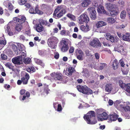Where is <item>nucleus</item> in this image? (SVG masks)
Listing matches in <instances>:
<instances>
[{
    "mask_svg": "<svg viewBox=\"0 0 130 130\" xmlns=\"http://www.w3.org/2000/svg\"><path fill=\"white\" fill-rule=\"evenodd\" d=\"M83 117L84 119L88 124H95L97 122L95 118V112L93 111H89L86 115H84Z\"/></svg>",
    "mask_w": 130,
    "mask_h": 130,
    "instance_id": "1",
    "label": "nucleus"
},
{
    "mask_svg": "<svg viewBox=\"0 0 130 130\" xmlns=\"http://www.w3.org/2000/svg\"><path fill=\"white\" fill-rule=\"evenodd\" d=\"M77 89L79 92L83 93L88 95L92 94V91L85 85H78L77 86Z\"/></svg>",
    "mask_w": 130,
    "mask_h": 130,
    "instance_id": "2",
    "label": "nucleus"
},
{
    "mask_svg": "<svg viewBox=\"0 0 130 130\" xmlns=\"http://www.w3.org/2000/svg\"><path fill=\"white\" fill-rule=\"evenodd\" d=\"M48 44L49 46L51 48L55 49L57 44L58 42L57 38L54 36H52L48 39Z\"/></svg>",
    "mask_w": 130,
    "mask_h": 130,
    "instance_id": "3",
    "label": "nucleus"
},
{
    "mask_svg": "<svg viewBox=\"0 0 130 130\" xmlns=\"http://www.w3.org/2000/svg\"><path fill=\"white\" fill-rule=\"evenodd\" d=\"M79 23L80 24H83L84 22L87 23L89 21V19L87 14H82L78 18Z\"/></svg>",
    "mask_w": 130,
    "mask_h": 130,
    "instance_id": "4",
    "label": "nucleus"
},
{
    "mask_svg": "<svg viewBox=\"0 0 130 130\" xmlns=\"http://www.w3.org/2000/svg\"><path fill=\"white\" fill-rule=\"evenodd\" d=\"M87 10L92 19L95 20L96 19V13L94 8L90 7Z\"/></svg>",
    "mask_w": 130,
    "mask_h": 130,
    "instance_id": "5",
    "label": "nucleus"
},
{
    "mask_svg": "<svg viewBox=\"0 0 130 130\" xmlns=\"http://www.w3.org/2000/svg\"><path fill=\"white\" fill-rule=\"evenodd\" d=\"M106 38L108 40L110 41L112 43H116L118 40L119 38L117 36H113L111 35L109 33L106 34Z\"/></svg>",
    "mask_w": 130,
    "mask_h": 130,
    "instance_id": "6",
    "label": "nucleus"
},
{
    "mask_svg": "<svg viewBox=\"0 0 130 130\" xmlns=\"http://www.w3.org/2000/svg\"><path fill=\"white\" fill-rule=\"evenodd\" d=\"M26 20V18L24 16H21L19 18L15 17L13 19L14 23H16L18 25H21L25 22Z\"/></svg>",
    "mask_w": 130,
    "mask_h": 130,
    "instance_id": "7",
    "label": "nucleus"
},
{
    "mask_svg": "<svg viewBox=\"0 0 130 130\" xmlns=\"http://www.w3.org/2000/svg\"><path fill=\"white\" fill-rule=\"evenodd\" d=\"M118 83L121 88L127 92L130 93V84L126 85L124 83L123 81L121 80L119 81Z\"/></svg>",
    "mask_w": 130,
    "mask_h": 130,
    "instance_id": "8",
    "label": "nucleus"
},
{
    "mask_svg": "<svg viewBox=\"0 0 130 130\" xmlns=\"http://www.w3.org/2000/svg\"><path fill=\"white\" fill-rule=\"evenodd\" d=\"M90 45L94 47L97 48L101 47V44L99 40L97 38H95L90 42Z\"/></svg>",
    "mask_w": 130,
    "mask_h": 130,
    "instance_id": "9",
    "label": "nucleus"
},
{
    "mask_svg": "<svg viewBox=\"0 0 130 130\" xmlns=\"http://www.w3.org/2000/svg\"><path fill=\"white\" fill-rule=\"evenodd\" d=\"M12 62L15 64L20 65L22 63L21 56H19L13 58L12 59Z\"/></svg>",
    "mask_w": 130,
    "mask_h": 130,
    "instance_id": "10",
    "label": "nucleus"
},
{
    "mask_svg": "<svg viewBox=\"0 0 130 130\" xmlns=\"http://www.w3.org/2000/svg\"><path fill=\"white\" fill-rule=\"evenodd\" d=\"M97 117L98 120L101 121H103L104 120L108 119L107 114L105 112H103L102 114H98Z\"/></svg>",
    "mask_w": 130,
    "mask_h": 130,
    "instance_id": "11",
    "label": "nucleus"
},
{
    "mask_svg": "<svg viewBox=\"0 0 130 130\" xmlns=\"http://www.w3.org/2000/svg\"><path fill=\"white\" fill-rule=\"evenodd\" d=\"M118 115L115 113L108 116V120L111 122L116 121L119 117Z\"/></svg>",
    "mask_w": 130,
    "mask_h": 130,
    "instance_id": "12",
    "label": "nucleus"
},
{
    "mask_svg": "<svg viewBox=\"0 0 130 130\" xmlns=\"http://www.w3.org/2000/svg\"><path fill=\"white\" fill-rule=\"evenodd\" d=\"M51 75L54 76V79L56 80H61L62 79V74L60 73H57L51 74Z\"/></svg>",
    "mask_w": 130,
    "mask_h": 130,
    "instance_id": "13",
    "label": "nucleus"
},
{
    "mask_svg": "<svg viewBox=\"0 0 130 130\" xmlns=\"http://www.w3.org/2000/svg\"><path fill=\"white\" fill-rule=\"evenodd\" d=\"M115 49L118 52L120 53L122 55H124L126 54V52L124 51L122 45L118 46L117 47H115Z\"/></svg>",
    "mask_w": 130,
    "mask_h": 130,
    "instance_id": "14",
    "label": "nucleus"
},
{
    "mask_svg": "<svg viewBox=\"0 0 130 130\" xmlns=\"http://www.w3.org/2000/svg\"><path fill=\"white\" fill-rule=\"evenodd\" d=\"M29 74L26 73L25 76L21 78V79L22 80V83L23 85H26L28 83V80L29 78Z\"/></svg>",
    "mask_w": 130,
    "mask_h": 130,
    "instance_id": "15",
    "label": "nucleus"
},
{
    "mask_svg": "<svg viewBox=\"0 0 130 130\" xmlns=\"http://www.w3.org/2000/svg\"><path fill=\"white\" fill-rule=\"evenodd\" d=\"M97 11L99 13L107 14V11L105 10L104 7L102 5H99L97 8Z\"/></svg>",
    "mask_w": 130,
    "mask_h": 130,
    "instance_id": "16",
    "label": "nucleus"
},
{
    "mask_svg": "<svg viewBox=\"0 0 130 130\" xmlns=\"http://www.w3.org/2000/svg\"><path fill=\"white\" fill-rule=\"evenodd\" d=\"M68 72L66 73V75L70 77L72 75L73 73L75 72L76 71L74 68L73 67H70L68 69Z\"/></svg>",
    "mask_w": 130,
    "mask_h": 130,
    "instance_id": "17",
    "label": "nucleus"
},
{
    "mask_svg": "<svg viewBox=\"0 0 130 130\" xmlns=\"http://www.w3.org/2000/svg\"><path fill=\"white\" fill-rule=\"evenodd\" d=\"M36 29L38 32H41L44 30V28L43 26L40 24H38L36 25Z\"/></svg>",
    "mask_w": 130,
    "mask_h": 130,
    "instance_id": "18",
    "label": "nucleus"
},
{
    "mask_svg": "<svg viewBox=\"0 0 130 130\" xmlns=\"http://www.w3.org/2000/svg\"><path fill=\"white\" fill-rule=\"evenodd\" d=\"M66 13L65 9H63L60 11V12L57 15L56 14V17L53 16V17L56 19H58L62 17L63 14H64Z\"/></svg>",
    "mask_w": 130,
    "mask_h": 130,
    "instance_id": "19",
    "label": "nucleus"
},
{
    "mask_svg": "<svg viewBox=\"0 0 130 130\" xmlns=\"http://www.w3.org/2000/svg\"><path fill=\"white\" fill-rule=\"evenodd\" d=\"M66 41H64L63 43L64 44L62 46L61 48V51L63 52L67 51L69 48L68 45L66 44Z\"/></svg>",
    "mask_w": 130,
    "mask_h": 130,
    "instance_id": "20",
    "label": "nucleus"
},
{
    "mask_svg": "<svg viewBox=\"0 0 130 130\" xmlns=\"http://www.w3.org/2000/svg\"><path fill=\"white\" fill-rule=\"evenodd\" d=\"M90 0H83L82 1L81 5L83 7H86L90 4Z\"/></svg>",
    "mask_w": 130,
    "mask_h": 130,
    "instance_id": "21",
    "label": "nucleus"
},
{
    "mask_svg": "<svg viewBox=\"0 0 130 130\" xmlns=\"http://www.w3.org/2000/svg\"><path fill=\"white\" fill-rule=\"evenodd\" d=\"M80 29L83 31L86 32L89 30V27L88 25L86 23V26L82 25L80 26Z\"/></svg>",
    "mask_w": 130,
    "mask_h": 130,
    "instance_id": "22",
    "label": "nucleus"
},
{
    "mask_svg": "<svg viewBox=\"0 0 130 130\" xmlns=\"http://www.w3.org/2000/svg\"><path fill=\"white\" fill-rule=\"evenodd\" d=\"M123 39L124 40L130 41V33H126L125 35H123Z\"/></svg>",
    "mask_w": 130,
    "mask_h": 130,
    "instance_id": "23",
    "label": "nucleus"
},
{
    "mask_svg": "<svg viewBox=\"0 0 130 130\" xmlns=\"http://www.w3.org/2000/svg\"><path fill=\"white\" fill-rule=\"evenodd\" d=\"M5 31L9 36H12L13 35V33L10 27L8 25H7V28L5 30Z\"/></svg>",
    "mask_w": 130,
    "mask_h": 130,
    "instance_id": "24",
    "label": "nucleus"
},
{
    "mask_svg": "<svg viewBox=\"0 0 130 130\" xmlns=\"http://www.w3.org/2000/svg\"><path fill=\"white\" fill-rule=\"evenodd\" d=\"M106 24L103 21H100L98 22L96 24V26L97 28H99L100 27L106 25Z\"/></svg>",
    "mask_w": 130,
    "mask_h": 130,
    "instance_id": "25",
    "label": "nucleus"
},
{
    "mask_svg": "<svg viewBox=\"0 0 130 130\" xmlns=\"http://www.w3.org/2000/svg\"><path fill=\"white\" fill-rule=\"evenodd\" d=\"M43 90L44 92L47 94L49 93V91H50V89H49L48 85L45 84H44Z\"/></svg>",
    "mask_w": 130,
    "mask_h": 130,
    "instance_id": "26",
    "label": "nucleus"
},
{
    "mask_svg": "<svg viewBox=\"0 0 130 130\" xmlns=\"http://www.w3.org/2000/svg\"><path fill=\"white\" fill-rule=\"evenodd\" d=\"M12 48L14 52L17 55L18 54V49L17 46L16 45L14 44H12L11 45Z\"/></svg>",
    "mask_w": 130,
    "mask_h": 130,
    "instance_id": "27",
    "label": "nucleus"
},
{
    "mask_svg": "<svg viewBox=\"0 0 130 130\" xmlns=\"http://www.w3.org/2000/svg\"><path fill=\"white\" fill-rule=\"evenodd\" d=\"M105 6L107 9L109 10H111L114 7L113 5L110 3L106 4Z\"/></svg>",
    "mask_w": 130,
    "mask_h": 130,
    "instance_id": "28",
    "label": "nucleus"
},
{
    "mask_svg": "<svg viewBox=\"0 0 130 130\" xmlns=\"http://www.w3.org/2000/svg\"><path fill=\"white\" fill-rule=\"evenodd\" d=\"M39 6L38 5L36 6L35 8V11L36 13H37L40 14H43V12L39 9Z\"/></svg>",
    "mask_w": 130,
    "mask_h": 130,
    "instance_id": "29",
    "label": "nucleus"
},
{
    "mask_svg": "<svg viewBox=\"0 0 130 130\" xmlns=\"http://www.w3.org/2000/svg\"><path fill=\"white\" fill-rule=\"evenodd\" d=\"M119 63L117 60H114L112 66L113 68L115 70L118 68Z\"/></svg>",
    "mask_w": 130,
    "mask_h": 130,
    "instance_id": "30",
    "label": "nucleus"
},
{
    "mask_svg": "<svg viewBox=\"0 0 130 130\" xmlns=\"http://www.w3.org/2000/svg\"><path fill=\"white\" fill-rule=\"evenodd\" d=\"M122 109L125 111H130V103H128L126 104V106L122 107Z\"/></svg>",
    "mask_w": 130,
    "mask_h": 130,
    "instance_id": "31",
    "label": "nucleus"
},
{
    "mask_svg": "<svg viewBox=\"0 0 130 130\" xmlns=\"http://www.w3.org/2000/svg\"><path fill=\"white\" fill-rule=\"evenodd\" d=\"M62 9L61 6H57L56 8L55 9L54 11L53 14V16L56 17V14L58 12V11L61 10Z\"/></svg>",
    "mask_w": 130,
    "mask_h": 130,
    "instance_id": "32",
    "label": "nucleus"
},
{
    "mask_svg": "<svg viewBox=\"0 0 130 130\" xmlns=\"http://www.w3.org/2000/svg\"><path fill=\"white\" fill-rule=\"evenodd\" d=\"M39 24L44 25H47V20L41 19L39 20Z\"/></svg>",
    "mask_w": 130,
    "mask_h": 130,
    "instance_id": "33",
    "label": "nucleus"
},
{
    "mask_svg": "<svg viewBox=\"0 0 130 130\" xmlns=\"http://www.w3.org/2000/svg\"><path fill=\"white\" fill-rule=\"evenodd\" d=\"M112 88L110 85L107 84L106 86L105 90L108 92H110Z\"/></svg>",
    "mask_w": 130,
    "mask_h": 130,
    "instance_id": "34",
    "label": "nucleus"
},
{
    "mask_svg": "<svg viewBox=\"0 0 130 130\" xmlns=\"http://www.w3.org/2000/svg\"><path fill=\"white\" fill-rule=\"evenodd\" d=\"M107 20L108 22L110 24H113L115 22V19L112 17L108 18Z\"/></svg>",
    "mask_w": 130,
    "mask_h": 130,
    "instance_id": "35",
    "label": "nucleus"
},
{
    "mask_svg": "<svg viewBox=\"0 0 130 130\" xmlns=\"http://www.w3.org/2000/svg\"><path fill=\"white\" fill-rule=\"evenodd\" d=\"M5 66L9 69H11L12 71L13 70L14 66H12V63H7L5 64Z\"/></svg>",
    "mask_w": 130,
    "mask_h": 130,
    "instance_id": "36",
    "label": "nucleus"
},
{
    "mask_svg": "<svg viewBox=\"0 0 130 130\" xmlns=\"http://www.w3.org/2000/svg\"><path fill=\"white\" fill-rule=\"evenodd\" d=\"M126 12L125 10L122 11L120 14V17L121 19H124L126 17Z\"/></svg>",
    "mask_w": 130,
    "mask_h": 130,
    "instance_id": "37",
    "label": "nucleus"
},
{
    "mask_svg": "<svg viewBox=\"0 0 130 130\" xmlns=\"http://www.w3.org/2000/svg\"><path fill=\"white\" fill-rule=\"evenodd\" d=\"M118 13V11L113 10H111L110 12V14L112 17H114L117 15Z\"/></svg>",
    "mask_w": 130,
    "mask_h": 130,
    "instance_id": "38",
    "label": "nucleus"
},
{
    "mask_svg": "<svg viewBox=\"0 0 130 130\" xmlns=\"http://www.w3.org/2000/svg\"><path fill=\"white\" fill-rule=\"evenodd\" d=\"M36 63L40 65L41 66H44V63L42 62V61L39 59H36L35 60Z\"/></svg>",
    "mask_w": 130,
    "mask_h": 130,
    "instance_id": "39",
    "label": "nucleus"
},
{
    "mask_svg": "<svg viewBox=\"0 0 130 130\" xmlns=\"http://www.w3.org/2000/svg\"><path fill=\"white\" fill-rule=\"evenodd\" d=\"M23 61L24 63L25 64H29L30 63L31 59L30 58H28L23 59Z\"/></svg>",
    "mask_w": 130,
    "mask_h": 130,
    "instance_id": "40",
    "label": "nucleus"
},
{
    "mask_svg": "<svg viewBox=\"0 0 130 130\" xmlns=\"http://www.w3.org/2000/svg\"><path fill=\"white\" fill-rule=\"evenodd\" d=\"M27 2V1L25 0H19L18 2L19 5H22L25 4Z\"/></svg>",
    "mask_w": 130,
    "mask_h": 130,
    "instance_id": "41",
    "label": "nucleus"
},
{
    "mask_svg": "<svg viewBox=\"0 0 130 130\" xmlns=\"http://www.w3.org/2000/svg\"><path fill=\"white\" fill-rule=\"evenodd\" d=\"M83 72L84 73V75L86 77L88 76L89 75V71L87 69H86L84 70L83 71Z\"/></svg>",
    "mask_w": 130,
    "mask_h": 130,
    "instance_id": "42",
    "label": "nucleus"
},
{
    "mask_svg": "<svg viewBox=\"0 0 130 130\" xmlns=\"http://www.w3.org/2000/svg\"><path fill=\"white\" fill-rule=\"evenodd\" d=\"M8 7L9 10L12 11L13 9V7L12 4L10 3H9L8 5Z\"/></svg>",
    "mask_w": 130,
    "mask_h": 130,
    "instance_id": "43",
    "label": "nucleus"
},
{
    "mask_svg": "<svg viewBox=\"0 0 130 130\" xmlns=\"http://www.w3.org/2000/svg\"><path fill=\"white\" fill-rule=\"evenodd\" d=\"M22 25H18L17 26L15 27L16 30L18 31H20L22 29Z\"/></svg>",
    "mask_w": 130,
    "mask_h": 130,
    "instance_id": "44",
    "label": "nucleus"
},
{
    "mask_svg": "<svg viewBox=\"0 0 130 130\" xmlns=\"http://www.w3.org/2000/svg\"><path fill=\"white\" fill-rule=\"evenodd\" d=\"M1 57L3 60L7 59V55L4 54H1Z\"/></svg>",
    "mask_w": 130,
    "mask_h": 130,
    "instance_id": "45",
    "label": "nucleus"
},
{
    "mask_svg": "<svg viewBox=\"0 0 130 130\" xmlns=\"http://www.w3.org/2000/svg\"><path fill=\"white\" fill-rule=\"evenodd\" d=\"M125 27V26L124 25H121L116 26V28L119 29H122Z\"/></svg>",
    "mask_w": 130,
    "mask_h": 130,
    "instance_id": "46",
    "label": "nucleus"
},
{
    "mask_svg": "<svg viewBox=\"0 0 130 130\" xmlns=\"http://www.w3.org/2000/svg\"><path fill=\"white\" fill-rule=\"evenodd\" d=\"M18 45L19 51H23V48L21 46V44L20 43H18Z\"/></svg>",
    "mask_w": 130,
    "mask_h": 130,
    "instance_id": "47",
    "label": "nucleus"
},
{
    "mask_svg": "<svg viewBox=\"0 0 130 130\" xmlns=\"http://www.w3.org/2000/svg\"><path fill=\"white\" fill-rule=\"evenodd\" d=\"M20 56H21L22 59L23 57V58L25 57L26 56V54L24 52L21 51L20 53Z\"/></svg>",
    "mask_w": 130,
    "mask_h": 130,
    "instance_id": "48",
    "label": "nucleus"
},
{
    "mask_svg": "<svg viewBox=\"0 0 130 130\" xmlns=\"http://www.w3.org/2000/svg\"><path fill=\"white\" fill-rule=\"evenodd\" d=\"M29 12L31 14H36L35 11L34 9L32 8H31L29 10Z\"/></svg>",
    "mask_w": 130,
    "mask_h": 130,
    "instance_id": "49",
    "label": "nucleus"
},
{
    "mask_svg": "<svg viewBox=\"0 0 130 130\" xmlns=\"http://www.w3.org/2000/svg\"><path fill=\"white\" fill-rule=\"evenodd\" d=\"M55 54L54 58L56 59H58L59 57V53L57 52H56Z\"/></svg>",
    "mask_w": 130,
    "mask_h": 130,
    "instance_id": "50",
    "label": "nucleus"
},
{
    "mask_svg": "<svg viewBox=\"0 0 130 130\" xmlns=\"http://www.w3.org/2000/svg\"><path fill=\"white\" fill-rule=\"evenodd\" d=\"M6 44V40H0V44H1V45H5Z\"/></svg>",
    "mask_w": 130,
    "mask_h": 130,
    "instance_id": "51",
    "label": "nucleus"
},
{
    "mask_svg": "<svg viewBox=\"0 0 130 130\" xmlns=\"http://www.w3.org/2000/svg\"><path fill=\"white\" fill-rule=\"evenodd\" d=\"M62 107L61 105L60 104H58V108L57 109V111H60L62 110Z\"/></svg>",
    "mask_w": 130,
    "mask_h": 130,
    "instance_id": "52",
    "label": "nucleus"
},
{
    "mask_svg": "<svg viewBox=\"0 0 130 130\" xmlns=\"http://www.w3.org/2000/svg\"><path fill=\"white\" fill-rule=\"evenodd\" d=\"M66 31L65 30H63L61 31L60 34L62 35H66Z\"/></svg>",
    "mask_w": 130,
    "mask_h": 130,
    "instance_id": "53",
    "label": "nucleus"
},
{
    "mask_svg": "<svg viewBox=\"0 0 130 130\" xmlns=\"http://www.w3.org/2000/svg\"><path fill=\"white\" fill-rule=\"evenodd\" d=\"M5 15L7 17L9 16L10 15V14H9L8 11L6 9H5Z\"/></svg>",
    "mask_w": 130,
    "mask_h": 130,
    "instance_id": "54",
    "label": "nucleus"
},
{
    "mask_svg": "<svg viewBox=\"0 0 130 130\" xmlns=\"http://www.w3.org/2000/svg\"><path fill=\"white\" fill-rule=\"evenodd\" d=\"M25 6L26 7V8L28 9L30 8L31 5L28 3H26L25 4Z\"/></svg>",
    "mask_w": 130,
    "mask_h": 130,
    "instance_id": "55",
    "label": "nucleus"
},
{
    "mask_svg": "<svg viewBox=\"0 0 130 130\" xmlns=\"http://www.w3.org/2000/svg\"><path fill=\"white\" fill-rule=\"evenodd\" d=\"M105 65H106V64L105 63H102L101 64V65L99 67V69L100 70H102L104 68V67H105Z\"/></svg>",
    "mask_w": 130,
    "mask_h": 130,
    "instance_id": "56",
    "label": "nucleus"
},
{
    "mask_svg": "<svg viewBox=\"0 0 130 130\" xmlns=\"http://www.w3.org/2000/svg\"><path fill=\"white\" fill-rule=\"evenodd\" d=\"M4 13V10L3 8L0 6V15H2Z\"/></svg>",
    "mask_w": 130,
    "mask_h": 130,
    "instance_id": "57",
    "label": "nucleus"
},
{
    "mask_svg": "<svg viewBox=\"0 0 130 130\" xmlns=\"http://www.w3.org/2000/svg\"><path fill=\"white\" fill-rule=\"evenodd\" d=\"M74 48L73 47H71L69 50V52L70 53H73L74 50Z\"/></svg>",
    "mask_w": 130,
    "mask_h": 130,
    "instance_id": "58",
    "label": "nucleus"
},
{
    "mask_svg": "<svg viewBox=\"0 0 130 130\" xmlns=\"http://www.w3.org/2000/svg\"><path fill=\"white\" fill-rule=\"evenodd\" d=\"M117 34L118 37H119L120 38H122L123 39V35H122L121 34L120 32H117Z\"/></svg>",
    "mask_w": 130,
    "mask_h": 130,
    "instance_id": "59",
    "label": "nucleus"
},
{
    "mask_svg": "<svg viewBox=\"0 0 130 130\" xmlns=\"http://www.w3.org/2000/svg\"><path fill=\"white\" fill-rule=\"evenodd\" d=\"M67 16L70 18H75V17L74 15H73L70 13L68 14Z\"/></svg>",
    "mask_w": 130,
    "mask_h": 130,
    "instance_id": "60",
    "label": "nucleus"
},
{
    "mask_svg": "<svg viewBox=\"0 0 130 130\" xmlns=\"http://www.w3.org/2000/svg\"><path fill=\"white\" fill-rule=\"evenodd\" d=\"M25 92V90L24 89H21L20 91V93L21 95L24 94Z\"/></svg>",
    "mask_w": 130,
    "mask_h": 130,
    "instance_id": "61",
    "label": "nucleus"
},
{
    "mask_svg": "<svg viewBox=\"0 0 130 130\" xmlns=\"http://www.w3.org/2000/svg\"><path fill=\"white\" fill-rule=\"evenodd\" d=\"M85 53L86 55L88 56H89L90 55V52L88 50H86L85 51Z\"/></svg>",
    "mask_w": 130,
    "mask_h": 130,
    "instance_id": "62",
    "label": "nucleus"
},
{
    "mask_svg": "<svg viewBox=\"0 0 130 130\" xmlns=\"http://www.w3.org/2000/svg\"><path fill=\"white\" fill-rule=\"evenodd\" d=\"M82 55H78L77 56V58L79 60H82L83 59V56Z\"/></svg>",
    "mask_w": 130,
    "mask_h": 130,
    "instance_id": "63",
    "label": "nucleus"
},
{
    "mask_svg": "<svg viewBox=\"0 0 130 130\" xmlns=\"http://www.w3.org/2000/svg\"><path fill=\"white\" fill-rule=\"evenodd\" d=\"M75 25V24L74 22H71L69 24V26H72Z\"/></svg>",
    "mask_w": 130,
    "mask_h": 130,
    "instance_id": "64",
    "label": "nucleus"
}]
</instances>
